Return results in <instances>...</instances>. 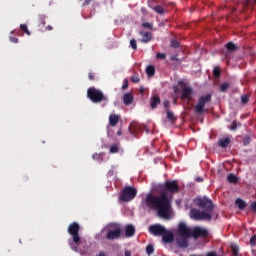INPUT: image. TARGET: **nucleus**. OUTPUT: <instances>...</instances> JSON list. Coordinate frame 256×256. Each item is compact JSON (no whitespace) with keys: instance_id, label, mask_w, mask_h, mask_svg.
Segmentation results:
<instances>
[{"instance_id":"nucleus-28","label":"nucleus","mask_w":256,"mask_h":256,"mask_svg":"<svg viewBox=\"0 0 256 256\" xmlns=\"http://www.w3.org/2000/svg\"><path fill=\"white\" fill-rule=\"evenodd\" d=\"M212 73L216 79H219V77H221V69H219V66H215Z\"/></svg>"},{"instance_id":"nucleus-39","label":"nucleus","mask_w":256,"mask_h":256,"mask_svg":"<svg viewBox=\"0 0 256 256\" xmlns=\"http://www.w3.org/2000/svg\"><path fill=\"white\" fill-rule=\"evenodd\" d=\"M137 127H139V124H137V123H132V124L130 125V131H131L132 133H135V131H137Z\"/></svg>"},{"instance_id":"nucleus-48","label":"nucleus","mask_w":256,"mask_h":256,"mask_svg":"<svg viewBox=\"0 0 256 256\" xmlns=\"http://www.w3.org/2000/svg\"><path fill=\"white\" fill-rule=\"evenodd\" d=\"M195 181L197 183H203V178L202 177H196Z\"/></svg>"},{"instance_id":"nucleus-31","label":"nucleus","mask_w":256,"mask_h":256,"mask_svg":"<svg viewBox=\"0 0 256 256\" xmlns=\"http://www.w3.org/2000/svg\"><path fill=\"white\" fill-rule=\"evenodd\" d=\"M242 105H247L249 103V94H244L241 96Z\"/></svg>"},{"instance_id":"nucleus-10","label":"nucleus","mask_w":256,"mask_h":256,"mask_svg":"<svg viewBox=\"0 0 256 256\" xmlns=\"http://www.w3.org/2000/svg\"><path fill=\"white\" fill-rule=\"evenodd\" d=\"M192 237H194V239H199V237L201 238L209 237V231H207V229L205 228L196 226L192 230Z\"/></svg>"},{"instance_id":"nucleus-27","label":"nucleus","mask_w":256,"mask_h":256,"mask_svg":"<svg viewBox=\"0 0 256 256\" xmlns=\"http://www.w3.org/2000/svg\"><path fill=\"white\" fill-rule=\"evenodd\" d=\"M146 253L147 255H153L155 253V247H153V244H148L146 246Z\"/></svg>"},{"instance_id":"nucleus-46","label":"nucleus","mask_w":256,"mask_h":256,"mask_svg":"<svg viewBox=\"0 0 256 256\" xmlns=\"http://www.w3.org/2000/svg\"><path fill=\"white\" fill-rule=\"evenodd\" d=\"M88 78L90 79V81H94L95 80V74H93V72H90L88 74Z\"/></svg>"},{"instance_id":"nucleus-18","label":"nucleus","mask_w":256,"mask_h":256,"mask_svg":"<svg viewBox=\"0 0 256 256\" xmlns=\"http://www.w3.org/2000/svg\"><path fill=\"white\" fill-rule=\"evenodd\" d=\"M133 99H134L133 94H131V92L124 94L123 96L124 105H131L133 103Z\"/></svg>"},{"instance_id":"nucleus-50","label":"nucleus","mask_w":256,"mask_h":256,"mask_svg":"<svg viewBox=\"0 0 256 256\" xmlns=\"http://www.w3.org/2000/svg\"><path fill=\"white\" fill-rule=\"evenodd\" d=\"M125 256H131L130 250H125Z\"/></svg>"},{"instance_id":"nucleus-53","label":"nucleus","mask_w":256,"mask_h":256,"mask_svg":"<svg viewBox=\"0 0 256 256\" xmlns=\"http://www.w3.org/2000/svg\"><path fill=\"white\" fill-rule=\"evenodd\" d=\"M93 157L95 158V157H99V155L98 154H95V155H93Z\"/></svg>"},{"instance_id":"nucleus-13","label":"nucleus","mask_w":256,"mask_h":256,"mask_svg":"<svg viewBox=\"0 0 256 256\" xmlns=\"http://www.w3.org/2000/svg\"><path fill=\"white\" fill-rule=\"evenodd\" d=\"M139 35L142 37V43H149L150 41H153V33L151 32L140 31Z\"/></svg>"},{"instance_id":"nucleus-26","label":"nucleus","mask_w":256,"mask_h":256,"mask_svg":"<svg viewBox=\"0 0 256 256\" xmlns=\"http://www.w3.org/2000/svg\"><path fill=\"white\" fill-rule=\"evenodd\" d=\"M231 251H232V255L233 256H241L240 254H239V246L238 245H236V244H231Z\"/></svg>"},{"instance_id":"nucleus-44","label":"nucleus","mask_w":256,"mask_h":256,"mask_svg":"<svg viewBox=\"0 0 256 256\" xmlns=\"http://www.w3.org/2000/svg\"><path fill=\"white\" fill-rule=\"evenodd\" d=\"M250 244L256 245V234L250 238Z\"/></svg>"},{"instance_id":"nucleus-25","label":"nucleus","mask_w":256,"mask_h":256,"mask_svg":"<svg viewBox=\"0 0 256 256\" xmlns=\"http://www.w3.org/2000/svg\"><path fill=\"white\" fill-rule=\"evenodd\" d=\"M166 117L170 121H177V117H175V114L171 110H166Z\"/></svg>"},{"instance_id":"nucleus-40","label":"nucleus","mask_w":256,"mask_h":256,"mask_svg":"<svg viewBox=\"0 0 256 256\" xmlns=\"http://www.w3.org/2000/svg\"><path fill=\"white\" fill-rule=\"evenodd\" d=\"M171 47L173 49H178L179 47V42L177 40H171Z\"/></svg>"},{"instance_id":"nucleus-1","label":"nucleus","mask_w":256,"mask_h":256,"mask_svg":"<svg viewBox=\"0 0 256 256\" xmlns=\"http://www.w3.org/2000/svg\"><path fill=\"white\" fill-rule=\"evenodd\" d=\"M179 190L180 187L177 180L166 181L162 186L160 195L147 194L145 203L148 209H155L162 219H171V214L169 213L171 211V200H169L167 193L175 195V193H179Z\"/></svg>"},{"instance_id":"nucleus-30","label":"nucleus","mask_w":256,"mask_h":256,"mask_svg":"<svg viewBox=\"0 0 256 256\" xmlns=\"http://www.w3.org/2000/svg\"><path fill=\"white\" fill-rule=\"evenodd\" d=\"M20 29L21 31H23V33H26V35L31 36V32L29 31V28L25 24H21Z\"/></svg>"},{"instance_id":"nucleus-16","label":"nucleus","mask_w":256,"mask_h":256,"mask_svg":"<svg viewBox=\"0 0 256 256\" xmlns=\"http://www.w3.org/2000/svg\"><path fill=\"white\" fill-rule=\"evenodd\" d=\"M118 123H119V115L110 114V116H109V125H111V127H117Z\"/></svg>"},{"instance_id":"nucleus-19","label":"nucleus","mask_w":256,"mask_h":256,"mask_svg":"<svg viewBox=\"0 0 256 256\" xmlns=\"http://www.w3.org/2000/svg\"><path fill=\"white\" fill-rule=\"evenodd\" d=\"M133 235H135V226L127 225L125 227V237H133Z\"/></svg>"},{"instance_id":"nucleus-12","label":"nucleus","mask_w":256,"mask_h":256,"mask_svg":"<svg viewBox=\"0 0 256 256\" xmlns=\"http://www.w3.org/2000/svg\"><path fill=\"white\" fill-rule=\"evenodd\" d=\"M181 99H187L188 101H192L193 100V88L184 87L182 89Z\"/></svg>"},{"instance_id":"nucleus-49","label":"nucleus","mask_w":256,"mask_h":256,"mask_svg":"<svg viewBox=\"0 0 256 256\" xmlns=\"http://www.w3.org/2000/svg\"><path fill=\"white\" fill-rule=\"evenodd\" d=\"M96 256H107V253H105L104 251H101Z\"/></svg>"},{"instance_id":"nucleus-47","label":"nucleus","mask_w":256,"mask_h":256,"mask_svg":"<svg viewBox=\"0 0 256 256\" xmlns=\"http://www.w3.org/2000/svg\"><path fill=\"white\" fill-rule=\"evenodd\" d=\"M250 209H252V211H254V213H256V202H253V203L250 205Z\"/></svg>"},{"instance_id":"nucleus-3","label":"nucleus","mask_w":256,"mask_h":256,"mask_svg":"<svg viewBox=\"0 0 256 256\" xmlns=\"http://www.w3.org/2000/svg\"><path fill=\"white\" fill-rule=\"evenodd\" d=\"M81 227L79 223L72 222L69 224L67 232L71 235L72 239L69 240V245L72 250L79 251V245H81V236H79V231Z\"/></svg>"},{"instance_id":"nucleus-38","label":"nucleus","mask_w":256,"mask_h":256,"mask_svg":"<svg viewBox=\"0 0 256 256\" xmlns=\"http://www.w3.org/2000/svg\"><path fill=\"white\" fill-rule=\"evenodd\" d=\"M142 27H144V29H151V30H153V24H151L149 22H144L142 24Z\"/></svg>"},{"instance_id":"nucleus-14","label":"nucleus","mask_w":256,"mask_h":256,"mask_svg":"<svg viewBox=\"0 0 256 256\" xmlns=\"http://www.w3.org/2000/svg\"><path fill=\"white\" fill-rule=\"evenodd\" d=\"M175 240V235H173V232H169L166 230L164 234H162V241L164 243H173Z\"/></svg>"},{"instance_id":"nucleus-51","label":"nucleus","mask_w":256,"mask_h":256,"mask_svg":"<svg viewBox=\"0 0 256 256\" xmlns=\"http://www.w3.org/2000/svg\"><path fill=\"white\" fill-rule=\"evenodd\" d=\"M117 135L121 136V135H123V132L121 130H118Z\"/></svg>"},{"instance_id":"nucleus-43","label":"nucleus","mask_w":256,"mask_h":256,"mask_svg":"<svg viewBox=\"0 0 256 256\" xmlns=\"http://www.w3.org/2000/svg\"><path fill=\"white\" fill-rule=\"evenodd\" d=\"M169 107H170L169 100L164 101V109H165V111H170Z\"/></svg>"},{"instance_id":"nucleus-5","label":"nucleus","mask_w":256,"mask_h":256,"mask_svg":"<svg viewBox=\"0 0 256 256\" xmlns=\"http://www.w3.org/2000/svg\"><path fill=\"white\" fill-rule=\"evenodd\" d=\"M137 197V188L126 186L120 193L119 199L122 203H129Z\"/></svg>"},{"instance_id":"nucleus-23","label":"nucleus","mask_w":256,"mask_h":256,"mask_svg":"<svg viewBox=\"0 0 256 256\" xmlns=\"http://www.w3.org/2000/svg\"><path fill=\"white\" fill-rule=\"evenodd\" d=\"M236 205L240 211H243L245 207H247V203L243 201V199L237 198L236 199Z\"/></svg>"},{"instance_id":"nucleus-52","label":"nucleus","mask_w":256,"mask_h":256,"mask_svg":"<svg viewBox=\"0 0 256 256\" xmlns=\"http://www.w3.org/2000/svg\"><path fill=\"white\" fill-rule=\"evenodd\" d=\"M140 92H141V93H144V92H145V89H144V88H140Z\"/></svg>"},{"instance_id":"nucleus-2","label":"nucleus","mask_w":256,"mask_h":256,"mask_svg":"<svg viewBox=\"0 0 256 256\" xmlns=\"http://www.w3.org/2000/svg\"><path fill=\"white\" fill-rule=\"evenodd\" d=\"M194 204L203 211L193 208L190 210V217L195 221H213V213L215 206L213 201L207 197H198L194 199Z\"/></svg>"},{"instance_id":"nucleus-6","label":"nucleus","mask_w":256,"mask_h":256,"mask_svg":"<svg viewBox=\"0 0 256 256\" xmlns=\"http://www.w3.org/2000/svg\"><path fill=\"white\" fill-rule=\"evenodd\" d=\"M211 97V94L201 96L198 99L196 106L194 107V113H197V115L205 113V105H207V103H211Z\"/></svg>"},{"instance_id":"nucleus-36","label":"nucleus","mask_w":256,"mask_h":256,"mask_svg":"<svg viewBox=\"0 0 256 256\" xmlns=\"http://www.w3.org/2000/svg\"><path fill=\"white\" fill-rule=\"evenodd\" d=\"M250 143H251V136H245V137L243 138V145H244L245 147H247V145H250Z\"/></svg>"},{"instance_id":"nucleus-33","label":"nucleus","mask_w":256,"mask_h":256,"mask_svg":"<svg viewBox=\"0 0 256 256\" xmlns=\"http://www.w3.org/2000/svg\"><path fill=\"white\" fill-rule=\"evenodd\" d=\"M228 89H229V83L225 82V83L220 85V91H222V93L227 92Z\"/></svg>"},{"instance_id":"nucleus-42","label":"nucleus","mask_w":256,"mask_h":256,"mask_svg":"<svg viewBox=\"0 0 256 256\" xmlns=\"http://www.w3.org/2000/svg\"><path fill=\"white\" fill-rule=\"evenodd\" d=\"M129 87V80L125 79L122 85V90L125 91V89H128Z\"/></svg>"},{"instance_id":"nucleus-35","label":"nucleus","mask_w":256,"mask_h":256,"mask_svg":"<svg viewBox=\"0 0 256 256\" xmlns=\"http://www.w3.org/2000/svg\"><path fill=\"white\" fill-rule=\"evenodd\" d=\"M130 81H132V83H139V81H141V79L139 78V75L134 74L131 76Z\"/></svg>"},{"instance_id":"nucleus-21","label":"nucleus","mask_w":256,"mask_h":256,"mask_svg":"<svg viewBox=\"0 0 256 256\" xmlns=\"http://www.w3.org/2000/svg\"><path fill=\"white\" fill-rule=\"evenodd\" d=\"M229 143H231V139L229 138H223L218 141L219 147H223L224 149H227V147H229Z\"/></svg>"},{"instance_id":"nucleus-29","label":"nucleus","mask_w":256,"mask_h":256,"mask_svg":"<svg viewBox=\"0 0 256 256\" xmlns=\"http://www.w3.org/2000/svg\"><path fill=\"white\" fill-rule=\"evenodd\" d=\"M227 180L229 183H237L238 181L237 176H235L234 174H229L227 176Z\"/></svg>"},{"instance_id":"nucleus-15","label":"nucleus","mask_w":256,"mask_h":256,"mask_svg":"<svg viewBox=\"0 0 256 256\" xmlns=\"http://www.w3.org/2000/svg\"><path fill=\"white\" fill-rule=\"evenodd\" d=\"M187 237H179L176 239V243L178 245V247H181V249H187V247H189V241H187Z\"/></svg>"},{"instance_id":"nucleus-9","label":"nucleus","mask_w":256,"mask_h":256,"mask_svg":"<svg viewBox=\"0 0 256 256\" xmlns=\"http://www.w3.org/2000/svg\"><path fill=\"white\" fill-rule=\"evenodd\" d=\"M121 235H123V229L116 227L114 230H108L106 239H108V241H115V239H120Z\"/></svg>"},{"instance_id":"nucleus-11","label":"nucleus","mask_w":256,"mask_h":256,"mask_svg":"<svg viewBox=\"0 0 256 256\" xmlns=\"http://www.w3.org/2000/svg\"><path fill=\"white\" fill-rule=\"evenodd\" d=\"M148 7L158 15H163L165 13V7L161 5H155V0H149Z\"/></svg>"},{"instance_id":"nucleus-22","label":"nucleus","mask_w":256,"mask_h":256,"mask_svg":"<svg viewBox=\"0 0 256 256\" xmlns=\"http://www.w3.org/2000/svg\"><path fill=\"white\" fill-rule=\"evenodd\" d=\"M41 31H53V26L48 25L45 27V18H40Z\"/></svg>"},{"instance_id":"nucleus-4","label":"nucleus","mask_w":256,"mask_h":256,"mask_svg":"<svg viewBox=\"0 0 256 256\" xmlns=\"http://www.w3.org/2000/svg\"><path fill=\"white\" fill-rule=\"evenodd\" d=\"M87 97L92 103H102V101H107V97L103 94V91L95 87L88 88Z\"/></svg>"},{"instance_id":"nucleus-8","label":"nucleus","mask_w":256,"mask_h":256,"mask_svg":"<svg viewBox=\"0 0 256 256\" xmlns=\"http://www.w3.org/2000/svg\"><path fill=\"white\" fill-rule=\"evenodd\" d=\"M178 233L180 237L191 238L193 230L187 226L184 222H180L178 225Z\"/></svg>"},{"instance_id":"nucleus-32","label":"nucleus","mask_w":256,"mask_h":256,"mask_svg":"<svg viewBox=\"0 0 256 256\" xmlns=\"http://www.w3.org/2000/svg\"><path fill=\"white\" fill-rule=\"evenodd\" d=\"M237 127H241V124L237 121H233L230 126V131H237Z\"/></svg>"},{"instance_id":"nucleus-7","label":"nucleus","mask_w":256,"mask_h":256,"mask_svg":"<svg viewBox=\"0 0 256 256\" xmlns=\"http://www.w3.org/2000/svg\"><path fill=\"white\" fill-rule=\"evenodd\" d=\"M148 231L151 235H154V237H161L164 233H167V228L161 224H154L149 226Z\"/></svg>"},{"instance_id":"nucleus-17","label":"nucleus","mask_w":256,"mask_h":256,"mask_svg":"<svg viewBox=\"0 0 256 256\" xmlns=\"http://www.w3.org/2000/svg\"><path fill=\"white\" fill-rule=\"evenodd\" d=\"M160 103H161V98L158 95L152 96L150 100V105L152 109H157V105H159Z\"/></svg>"},{"instance_id":"nucleus-20","label":"nucleus","mask_w":256,"mask_h":256,"mask_svg":"<svg viewBox=\"0 0 256 256\" xmlns=\"http://www.w3.org/2000/svg\"><path fill=\"white\" fill-rule=\"evenodd\" d=\"M226 49H227L228 53H235V51H237V49H239V47H237V45H235V43H233V42H228L226 44Z\"/></svg>"},{"instance_id":"nucleus-41","label":"nucleus","mask_w":256,"mask_h":256,"mask_svg":"<svg viewBox=\"0 0 256 256\" xmlns=\"http://www.w3.org/2000/svg\"><path fill=\"white\" fill-rule=\"evenodd\" d=\"M156 57L157 59H162V60L167 59V55L165 53H157Z\"/></svg>"},{"instance_id":"nucleus-45","label":"nucleus","mask_w":256,"mask_h":256,"mask_svg":"<svg viewBox=\"0 0 256 256\" xmlns=\"http://www.w3.org/2000/svg\"><path fill=\"white\" fill-rule=\"evenodd\" d=\"M10 41H11V43H19V39L15 38L13 36H10Z\"/></svg>"},{"instance_id":"nucleus-34","label":"nucleus","mask_w":256,"mask_h":256,"mask_svg":"<svg viewBox=\"0 0 256 256\" xmlns=\"http://www.w3.org/2000/svg\"><path fill=\"white\" fill-rule=\"evenodd\" d=\"M130 47L134 50L137 51V40L135 38L130 40Z\"/></svg>"},{"instance_id":"nucleus-24","label":"nucleus","mask_w":256,"mask_h":256,"mask_svg":"<svg viewBox=\"0 0 256 256\" xmlns=\"http://www.w3.org/2000/svg\"><path fill=\"white\" fill-rule=\"evenodd\" d=\"M146 73H147L148 77H153L155 75V66H153V65L147 66Z\"/></svg>"},{"instance_id":"nucleus-37","label":"nucleus","mask_w":256,"mask_h":256,"mask_svg":"<svg viewBox=\"0 0 256 256\" xmlns=\"http://www.w3.org/2000/svg\"><path fill=\"white\" fill-rule=\"evenodd\" d=\"M110 153H119V146H117V144H113L110 147Z\"/></svg>"}]
</instances>
